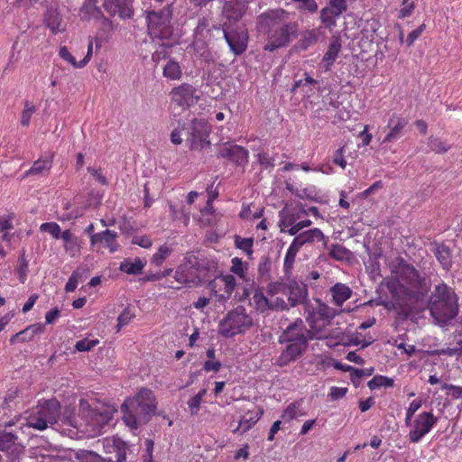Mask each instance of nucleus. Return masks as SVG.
I'll list each match as a JSON object with an SVG mask.
<instances>
[{
    "mask_svg": "<svg viewBox=\"0 0 462 462\" xmlns=\"http://www.w3.org/2000/svg\"><path fill=\"white\" fill-rule=\"evenodd\" d=\"M349 251L339 244L332 245L329 256L335 260L342 261L347 258Z\"/></svg>",
    "mask_w": 462,
    "mask_h": 462,
    "instance_id": "51",
    "label": "nucleus"
},
{
    "mask_svg": "<svg viewBox=\"0 0 462 462\" xmlns=\"http://www.w3.org/2000/svg\"><path fill=\"white\" fill-rule=\"evenodd\" d=\"M40 230L42 232L49 233L55 239L61 238L62 232L60 225L57 224L56 222L42 223L40 226Z\"/></svg>",
    "mask_w": 462,
    "mask_h": 462,
    "instance_id": "48",
    "label": "nucleus"
},
{
    "mask_svg": "<svg viewBox=\"0 0 462 462\" xmlns=\"http://www.w3.org/2000/svg\"><path fill=\"white\" fill-rule=\"evenodd\" d=\"M246 9L245 0H225L223 15L231 23L239 21Z\"/></svg>",
    "mask_w": 462,
    "mask_h": 462,
    "instance_id": "21",
    "label": "nucleus"
},
{
    "mask_svg": "<svg viewBox=\"0 0 462 462\" xmlns=\"http://www.w3.org/2000/svg\"><path fill=\"white\" fill-rule=\"evenodd\" d=\"M79 411L81 419L85 420L88 427L87 430L96 436L102 433L103 429L113 419L116 410L97 401L89 402L81 399L79 404Z\"/></svg>",
    "mask_w": 462,
    "mask_h": 462,
    "instance_id": "5",
    "label": "nucleus"
},
{
    "mask_svg": "<svg viewBox=\"0 0 462 462\" xmlns=\"http://www.w3.org/2000/svg\"><path fill=\"white\" fill-rule=\"evenodd\" d=\"M342 48V42L339 36L333 35L330 39L328 49L323 56V62L327 63L328 67L331 66L338 56Z\"/></svg>",
    "mask_w": 462,
    "mask_h": 462,
    "instance_id": "33",
    "label": "nucleus"
},
{
    "mask_svg": "<svg viewBox=\"0 0 462 462\" xmlns=\"http://www.w3.org/2000/svg\"><path fill=\"white\" fill-rule=\"evenodd\" d=\"M421 407V401L413 400L406 410L405 423L408 425L414 413Z\"/></svg>",
    "mask_w": 462,
    "mask_h": 462,
    "instance_id": "61",
    "label": "nucleus"
},
{
    "mask_svg": "<svg viewBox=\"0 0 462 462\" xmlns=\"http://www.w3.org/2000/svg\"><path fill=\"white\" fill-rule=\"evenodd\" d=\"M35 106L28 100L24 102V108L21 115V125L27 127L30 125L32 116L35 113Z\"/></svg>",
    "mask_w": 462,
    "mask_h": 462,
    "instance_id": "50",
    "label": "nucleus"
},
{
    "mask_svg": "<svg viewBox=\"0 0 462 462\" xmlns=\"http://www.w3.org/2000/svg\"><path fill=\"white\" fill-rule=\"evenodd\" d=\"M117 234L110 229H106L102 232L91 235L90 245L95 246L103 244L111 254L116 252L119 248V244L116 242Z\"/></svg>",
    "mask_w": 462,
    "mask_h": 462,
    "instance_id": "20",
    "label": "nucleus"
},
{
    "mask_svg": "<svg viewBox=\"0 0 462 462\" xmlns=\"http://www.w3.org/2000/svg\"><path fill=\"white\" fill-rule=\"evenodd\" d=\"M88 171L99 184L103 186L108 185V180L100 168L88 167Z\"/></svg>",
    "mask_w": 462,
    "mask_h": 462,
    "instance_id": "59",
    "label": "nucleus"
},
{
    "mask_svg": "<svg viewBox=\"0 0 462 462\" xmlns=\"http://www.w3.org/2000/svg\"><path fill=\"white\" fill-rule=\"evenodd\" d=\"M286 297L282 295H277L274 298H271V310H283L290 305L285 300Z\"/></svg>",
    "mask_w": 462,
    "mask_h": 462,
    "instance_id": "56",
    "label": "nucleus"
},
{
    "mask_svg": "<svg viewBox=\"0 0 462 462\" xmlns=\"http://www.w3.org/2000/svg\"><path fill=\"white\" fill-rule=\"evenodd\" d=\"M408 125V120L398 115L393 113L384 127L385 136L383 140V143H391L397 140H399L402 134L405 127Z\"/></svg>",
    "mask_w": 462,
    "mask_h": 462,
    "instance_id": "17",
    "label": "nucleus"
},
{
    "mask_svg": "<svg viewBox=\"0 0 462 462\" xmlns=\"http://www.w3.org/2000/svg\"><path fill=\"white\" fill-rule=\"evenodd\" d=\"M54 153L42 155L36 160L32 167L23 173V178L29 176L48 175L53 166Z\"/></svg>",
    "mask_w": 462,
    "mask_h": 462,
    "instance_id": "19",
    "label": "nucleus"
},
{
    "mask_svg": "<svg viewBox=\"0 0 462 462\" xmlns=\"http://www.w3.org/2000/svg\"><path fill=\"white\" fill-rule=\"evenodd\" d=\"M425 28H426V25L424 23H422L417 29L411 31L408 34L407 39H406V44L408 47H411L414 43V42L422 34Z\"/></svg>",
    "mask_w": 462,
    "mask_h": 462,
    "instance_id": "63",
    "label": "nucleus"
},
{
    "mask_svg": "<svg viewBox=\"0 0 462 462\" xmlns=\"http://www.w3.org/2000/svg\"><path fill=\"white\" fill-rule=\"evenodd\" d=\"M306 415L302 409V400L294 401L290 403L282 414L284 421H291L294 419Z\"/></svg>",
    "mask_w": 462,
    "mask_h": 462,
    "instance_id": "35",
    "label": "nucleus"
},
{
    "mask_svg": "<svg viewBox=\"0 0 462 462\" xmlns=\"http://www.w3.org/2000/svg\"><path fill=\"white\" fill-rule=\"evenodd\" d=\"M61 239L64 250L70 257H76L80 254L81 242L69 229L62 232Z\"/></svg>",
    "mask_w": 462,
    "mask_h": 462,
    "instance_id": "27",
    "label": "nucleus"
},
{
    "mask_svg": "<svg viewBox=\"0 0 462 462\" xmlns=\"http://www.w3.org/2000/svg\"><path fill=\"white\" fill-rule=\"evenodd\" d=\"M93 53V42L89 40L88 44V51L83 60L77 61L75 57L69 52L66 46H61L59 50V56L75 69L84 68L91 60Z\"/></svg>",
    "mask_w": 462,
    "mask_h": 462,
    "instance_id": "25",
    "label": "nucleus"
},
{
    "mask_svg": "<svg viewBox=\"0 0 462 462\" xmlns=\"http://www.w3.org/2000/svg\"><path fill=\"white\" fill-rule=\"evenodd\" d=\"M250 305L255 309L256 311L264 313L271 310V298L265 295L261 289H256L250 300Z\"/></svg>",
    "mask_w": 462,
    "mask_h": 462,
    "instance_id": "31",
    "label": "nucleus"
},
{
    "mask_svg": "<svg viewBox=\"0 0 462 462\" xmlns=\"http://www.w3.org/2000/svg\"><path fill=\"white\" fill-rule=\"evenodd\" d=\"M414 8L415 5L413 2L409 3L408 0H402V6L399 11L398 17L403 19L411 16Z\"/></svg>",
    "mask_w": 462,
    "mask_h": 462,
    "instance_id": "60",
    "label": "nucleus"
},
{
    "mask_svg": "<svg viewBox=\"0 0 462 462\" xmlns=\"http://www.w3.org/2000/svg\"><path fill=\"white\" fill-rule=\"evenodd\" d=\"M44 330V325L42 323H35L32 325L28 326L23 330L16 333L14 335L10 342L14 344L16 341L24 343V342H30L33 339L35 335L42 333Z\"/></svg>",
    "mask_w": 462,
    "mask_h": 462,
    "instance_id": "28",
    "label": "nucleus"
},
{
    "mask_svg": "<svg viewBox=\"0 0 462 462\" xmlns=\"http://www.w3.org/2000/svg\"><path fill=\"white\" fill-rule=\"evenodd\" d=\"M162 75L170 80H180L182 77V69L180 63L173 59H169L162 67Z\"/></svg>",
    "mask_w": 462,
    "mask_h": 462,
    "instance_id": "37",
    "label": "nucleus"
},
{
    "mask_svg": "<svg viewBox=\"0 0 462 462\" xmlns=\"http://www.w3.org/2000/svg\"><path fill=\"white\" fill-rule=\"evenodd\" d=\"M247 270L248 263L246 262H243L239 257L232 258L230 267V272L232 273L236 274L242 280H245Z\"/></svg>",
    "mask_w": 462,
    "mask_h": 462,
    "instance_id": "44",
    "label": "nucleus"
},
{
    "mask_svg": "<svg viewBox=\"0 0 462 462\" xmlns=\"http://www.w3.org/2000/svg\"><path fill=\"white\" fill-rule=\"evenodd\" d=\"M104 7L111 15L118 14L120 17H131L133 14L131 0H105Z\"/></svg>",
    "mask_w": 462,
    "mask_h": 462,
    "instance_id": "24",
    "label": "nucleus"
},
{
    "mask_svg": "<svg viewBox=\"0 0 462 462\" xmlns=\"http://www.w3.org/2000/svg\"><path fill=\"white\" fill-rule=\"evenodd\" d=\"M345 152L346 145H343L335 151L332 158V162L343 170H345L347 165L346 160L345 158Z\"/></svg>",
    "mask_w": 462,
    "mask_h": 462,
    "instance_id": "54",
    "label": "nucleus"
},
{
    "mask_svg": "<svg viewBox=\"0 0 462 462\" xmlns=\"http://www.w3.org/2000/svg\"><path fill=\"white\" fill-rule=\"evenodd\" d=\"M347 10L346 0H329L320 10V21L325 28L332 30L337 26V19Z\"/></svg>",
    "mask_w": 462,
    "mask_h": 462,
    "instance_id": "14",
    "label": "nucleus"
},
{
    "mask_svg": "<svg viewBox=\"0 0 462 462\" xmlns=\"http://www.w3.org/2000/svg\"><path fill=\"white\" fill-rule=\"evenodd\" d=\"M435 256L444 269L448 270L451 266V253L447 245H439L435 250Z\"/></svg>",
    "mask_w": 462,
    "mask_h": 462,
    "instance_id": "39",
    "label": "nucleus"
},
{
    "mask_svg": "<svg viewBox=\"0 0 462 462\" xmlns=\"http://www.w3.org/2000/svg\"><path fill=\"white\" fill-rule=\"evenodd\" d=\"M429 147L432 152L439 154L446 153L450 149V145L446 142L442 141L439 137L432 136L429 139Z\"/></svg>",
    "mask_w": 462,
    "mask_h": 462,
    "instance_id": "46",
    "label": "nucleus"
},
{
    "mask_svg": "<svg viewBox=\"0 0 462 462\" xmlns=\"http://www.w3.org/2000/svg\"><path fill=\"white\" fill-rule=\"evenodd\" d=\"M217 157L226 159L236 165H245L248 162V151L243 146L226 143L217 149Z\"/></svg>",
    "mask_w": 462,
    "mask_h": 462,
    "instance_id": "16",
    "label": "nucleus"
},
{
    "mask_svg": "<svg viewBox=\"0 0 462 462\" xmlns=\"http://www.w3.org/2000/svg\"><path fill=\"white\" fill-rule=\"evenodd\" d=\"M171 16V5L160 12H149L146 17L149 34L152 38L170 40L172 36Z\"/></svg>",
    "mask_w": 462,
    "mask_h": 462,
    "instance_id": "8",
    "label": "nucleus"
},
{
    "mask_svg": "<svg viewBox=\"0 0 462 462\" xmlns=\"http://www.w3.org/2000/svg\"><path fill=\"white\" fill-rule=\"evenodd\" d=\"M98 344H99L98 339L83 338L81 340H79L76 343L75 348L79 352H88V351H90L92 348H94Z\"/></svg>",
    "mask_w": 462,
    "mask_h": 462,
    "instance_id": "52",
    "label": "nucleus"
},
{
    "mask_svg": "<svg viewBox=\"0 0 462 462\" xmlns=\"http://www.w3.org/2000/svg\"><path fill=\"white\" fill-rule=\"evenodd\" d=\"M172 248L167 244L162 245L151 258V264L156 267L162 265L163 262L171 254Z\"/></svg>",
    "mask_w": 462,
    "mask_h": 462,
    "instance_id": "38",
    "label": "nucleus"
},
{
    "mask_svg": "<svg viewBox=\"0 0 462 462\" xmlns=\"http://www.w3.org/2000/svg\"><path fill=\"white\" fill-rule=\"evenodd\" d=\"M300 216L299 213H288L281 219L280 226H288L299 222Z\"/></svg>",
    "mask_w": 462,
    "mask_h": 462,
    "instance_id": "62",
    "label": "nucleus"
},
{
    "mask_svg": "<svg viewBox=\"0 0 462 462\" xmlns=\"http://www.w3.org/2000/svg\"><path fill=\"white\" fill-rule=\"evenodd\" d=\"M236 287L234 275L222 274L211 284V291L218 302L225 303L231 298Z\"/></svg>",
    "mask_w": 462,
    "mask_h": 462,
    "instance_id": "15",
    "label": "nucleus"
},
{
    "mask_svg": "<svg viewBox=\"0 0 462 462\" xmlns=\"http://www.w3.org/2000/svg\"><path fill=\"white\" fill-rule=\"evenodd\" d=\"M221 33L231 51L236 55H241L245 51L247 48L248 35L245 29L238 27L236 30H229L227 23H225L223 24Z\"/></svg>",
    "mask_w": 462,
    "mask_h": 462,
    "instance_id": "13",
    "label": "nucleus"
},
{
    "mask_svg": "<svg viewBox=\"0 0 462 462\" xmlns=\"http://www.w3.org/2000/svg\"><path fill=\"white\" fill-rule=\"evenodd\" d=\"M183 131L191 150H202L210 144V127L206 120L195 118L188 127H183Z\"/></svg>",
    "mask_w": 462,
    "mask_h": 462,
    "instance_id": "10",
    "label": "nucleus"
},
{
    "mask_svg": "<svg viewBox=\"0 0 462 462\" xmlns=\"http://www.w3.org/2000/svg\"><path fill=\"white\" fill-rule=\"evenodd\" d=\"M135 317L129 308H125L117 319L118 329L128 325Z\"/></svg>",
    "mask_w": 462,
    "mask_h": 462,
    "instance_id": "55",
    "label": "nucleus"
},
{
    "mask_svg": "<svg viewBox=\"0 0 462 462\" xmlns=\"http://www.w3.org/2000/svg\"><path fill=\"white\" fill-rule=\"evenodd\" d=\"M169 96L172 105L183 109L192 106L199 99L197 88L189 83H182L172 88Z\"/></svg>",
    "mask_w": 462,
    "mask_h": 462,
    "instance_id": "11",
    "label": "nucleus"
},
{
    "mask_svg": "<svg viewBox=\"0 0 462 462\" xmlns=\"http://www.w3.org/2000/svg\"><path fill=\"white\" fill-rule=\"evenodd\" d=\"M272 262L269 257L261 258L258 263V273L261 277H268L271 271Z\"/></svg>",
    "mask_w": 462,
    "mask_h": 462,
    "instance_id": "58",
    "label": "nucleus"
},
{
    "mask_svg": "<svg viewBox=\"0 0 462 462\" xmlns=\"http://www.w3.org/2000/svg\"><path fill=\"white\" fill-rule=\"evenodd\" d=\"M121 411L125 423L131 429H137L138 417L143 413L137 408L133 409L132 404L127 401L121 405Z\"/></svg>",
    "mask_w": 462,
    "mask_h": 462,
    "instance_id": "30",
    "label": "nucleus"
},
{
    "mask_svg": "<svg viewBox=\"0 0 462 462\" xmlns=\"http://www.w3.org/2000/svg\"><path fill=\"white\" fill-rule=\"evenodd\" d=\"M257 30L266 36L263 51L273 52L287 47L299 36V24L290 20L284 9H270L257 16Z\"/></svg>",
    "mask_w": 462,
    "mask_h": 462,
    "instance_id": "3",
    "label": "nucleus"
},
{
    "mask_svg": "<svg viewBox=\"0 0 462 462\" xmlns=\"http://www.w3.org/2000/svg\"><path fill=\"white\" fill-rule=\"evenodd\" d=\"M285 290H287L285 282H273L268 283L267 288H266V292L270 298H274L277 295L284 296Z\"/></svg>",
    "mask_w": 462,
    "mask_h": 462,
    "instance_id": "47",
    "label": "nucleus"
},
{
    "mask_svg": "<svg viewBox=\"0 0 462 462\" xmlns=\"http://www.w3.org/2000/svg\"><path fill=\"white\" fill-rule=\"evenodd\" d=\"M318 41V35L315 30H308L302 32L300 39L297 42L300 50L305 51L315 44Z\"/></svg>",
    "mask_w": 462,
    "mask_h": 462,
    "instance_id": "42",
    "label": "nucleus"
},
{
    "mask_svg": "<svg viewBox=\"0 0 462 462\" xmlns=\"http://www.w3.org/2000/svg\"><path fill=\"white\" fill-rule=\"evenodd\" d=\"M44 23L53 34L65 31V25L62 23V18L56 10L47 11L44 17Z\"/></svg>",
    "mask_w": 462,
    "mask_h": 462,
    "instance_id": "32",
    "label": "nucleus"
},
{
    "mask_svg": "<svg viewBox=\"0 0 462 462\" xmlns=\"http://www.w3.org/2000/svg\"><path fill=\"white\" fill-rule=\"evenodd\" d=\"M458 298L446 283L436 285L430 301L432 318L439 324H447L458 313Z\"/></svg>",
    "mask_w": 462,
    "mask_h": 462,
    "instance_id": "4",
    "label": "nucleus"
},
{
    "mask_svg": "<svg viewBox=\"0 0 462 462\" xmlns=\"http://www.w3.org/2000/svg\"><path fill=\"white\" fill-rule=\"evenodd\" d=\"M132 404V408H137L143 414H150L154 411L156 406L154 394L149 389H142L133 399L126 400Z\"/></svg>",
    "mask_w": 462,
    "mask_h": 462,
    "instance_id": "18",
    "label": "nucleus"
},
{
    "mask_svg": "<svg viewBox=\"0 0 462 462\" xmlns=\"http://www.w3.org/2000/svg\"><path fill=\"white\" fill-rule=\"evenodd\" d=\"M326 237L323 234V232L318 228L314 227L303 232H300L299 235H297L292 242L297 245L300 248H301L305 245H310L314 242L318 241H324L326 242Z\"/></svg>",
    "mask_w": 462,
    "mask_h": 462,
    "instance_id": "26",
    "label": "nucleus"
},
{
    "mask_svg": "<svg viewBox=\"0 0 462 462\" xmlns=\"http://www.w3.org/2000/svg\"><path fill=\"white\" fill-rule=\"evenodd\" d=\"M97 0H85L83 6L81 7V14L85 18H99L101 16V11L97 6Z\"/></svg>",
    "mask_w": 462,
    "mask_h": 462,
    "instance_id": "41",
    "label": "nucleus"
},
{
    "mask_svg": "<svg viewBox=\"0 0 462 462\" xmlns=\"http://www.w3.org/2000/svg\"><path fill=\"white\" fill-rule=\"evenodd\" d=\"M286 287L284 296L291 306H295L305 300L307 296L305 285L299 284L295 281H290L289 283H286Z\"/></svg>",
    "mask_w": 462,
    "mask_h": 462,
    "instance_id": "23",
    "label": "nucleus"
},
{
    "mask_svg": "<svg viewBox=\"0 0 462 462\" xmlns=\"http://www.w3.org/2000/svg\"><path fill=\"white\" fill-rule=\"evenodd\" d=\"M207 394V389H201L196 395L192 396L187 402L189 410L192 415H197L203 398Z\"/></svg>",
    "mask_w": 462,
    "mask_h": 462,
    "instance_id": "45",
    "label": "nucleus"
},
{
    "mask_svg": "<svg viewBox=\"0 0 462 462\" xmlns=\"http://www.w3.org/2000/svg\"><path fill=\"white\" fill-rule=\"evenodd\" d=\"M437 422L438 418H436L431 411H424L418 414L414 419L412 427L408 434L410 442H420L421 439L431 430Z\"/></svg>",
    "mask_w": 462,
    "mask_h": 462,
    "instance_id": "12",
    "label": "nucleus"
},
{
    "mask_svg": "<svg viewBox=\"0 0 462 462\" xmlns=\"http://www.w3.org/2000/svg\"><path fill=\"white\" fill-rule=\"evenodd\" d=\"M146 262L137 257L134 260L130 258L125 259L119 266V270L127 274L138 275L143 273Z\"/></svg>",
    "mask_w": 462,
    "mask_h": 462,
    "instance_id": "34",
    "label": "nucleus"
},
{
    "mask_svg": "<svg viewBox=\"0 0 462 462\" xmlns=\"http://www.w3.org/2000/svg\"><path fill=\"white\" fill-rule=\"evenodd\" d=\"M213 31H217L219 34L222 29L218 25L212 24L211 19L208 17H201L199 19L198 24L194 30L192 44L194 51L201 57L208 58L210 55L207 46L214 38Z\"/></svg>",
    "mask_w": 462,
    "mask_h": 462,
    "instance_id": "9",
    "label": "nucleus"
},
{
    "mask_svg": "<svg viewBox=\"0 0 462 462\" xmlns=\"http://www.w3.org/2000/svg\"><path fill=\"white\" fill-rule=\"evenodd\" d=\"M300 248L293 242L291 243L283 260V273L285 276H290L292 273L294 263Z\"/></svg>",
    "mask_w": 462,
    "mask_h": 462,
    "instance_id": "36",
    "label": "nucleus"
},
{
    "mask_svg": "<svg viewBox=\"0 0 462 462\" xmlns=\"http://www.w3.org/2000/svg\"><path fill=\"white\" fill-rule=\"evenodd\" d=\"M189 267L186 264H181L178 266L175 271L174 278L180 284H188L192 282L190 276L189 275Z\"/></svg>",
    "mask_w": 462,
    "mask_h": 462,
    "instance_id": "49",
    "label": "nucleus"
},
{
    "mask_svg": "<svg viewBox=\"0 0 462 462\" xmlns=\"http://www.w3.org/2000/svg\"><path fill=\"white\" fill-rule=\"evenodd\" d=\"M394 385L393 378L384 375H374L368 383L367 386L370 390H375L380 388H391Z\"/></svg>",
    "mask_w": 462,
    "mask_h": 462,
    "instance_id": "40",
    "label": "nucleus"
},
{
    "mask_svg": "<svg viewBox=\"0 0 462 462\" xmlns=\"http://www.w3.org/2000/svg\"><path fill=\"white\" fill-rule=\"evenodd\" d=\"M253 325L252 317L243 306H237L228 311L219 323V333L226 337L242 334Z\"/></svg>",
    "mask_w": 462,
    "mask_h": 462,
    "instance_id": "7",
    "label": "nucleus"
},
{
    "mask_svg": "<svg viewBox=\"0 0 462 462\" xmlns=\"http://www.w3.org/2000/svg\"><path fill=\"white\" fill-rule=\"evenodd\" d=\"M332 318L333 313L323 305L308 318L310 329L300 319L291 323L279 337V342L287 346L277 357L276 365L283 367L296 361L305 353L310 340L326 337L328 333L324 328L330 324Z\"/></svg>",
    "mask_w": 462,
    "mask_h": 462,
    "instance_id": "1",
    "label": "nucleus"
},
{
    "mask_svg": "<svg viewBox=\"0 0 462 462\" xmlns=\"http://www.w3.org/2000/svg\"><path fill=\"white\" fill-rule=\"evenodd\" d=\"M60 404L56 399L43 400L32 411L27 418L29 427L43 430L57 422Z\"/></svg>",
    "mask_w": 462,
    "mask_h": 462,
    "instance_id": "6",
    "label": "nucleus"
},
{
    "mask_svg": "<svg viewBox=\"0 0 462 462\" xmlns=\"http://www.w3.org/2000/svg\"><path fill=\"white\" fill-rule=\"evenodd\" d=\"M81 462H105L99 456L92 452H82L78 455Z\"/></svg>",
    "mask_w": 462,
    "mask_h": 462,
    "instance_id": "64",
    "label": "nucleus"
},
{
    "mask_svg": "<svg viewBox=\"0 0 462 462\" xmlns=\"http://www.w3.org/2000/svg\"><path fill=\"white\" fill-rule=\"evenodd\" d=\"M235 245L236 248L245 253L249 259L252 258L254 251V238L253 237H241L240 236H235Z\"/></svg>",
    "mask_w": 462,
    "mask_h": 462,
    "instance_id": "43",
    "label": "nucleus"
},
{
    "mask_svg": "<svg viewBox=\"0 0 462 462\" xmlns=\"http://www.w3.org/2000/svg\"><path fill=\"white\" fill-rule=\"evenodd\" d=\"M263 414L261 407H255L254 410L247 411L239 420L238 426L233 430L234 433H245L251 430Z\"/></svg>",
    "mask_w": 462,
    "mask_h": 462,
    "instance_id": "22",
    "label": "nucleus"
},
{
    "mask_svg": "<svg viewBox=\"0 0 462 462\" xmlns=\"http://www.w3.org/2000/svg\"><path fill=\"white\" fill-rule=\"evenodd\" d=\"M385 284L393 298L400 303L413 304L421 301V310L424 309L425 298L430 289V284L426 278L404 259H396Z\"/></svg>",
    "mask_w": 462,
    "mask_h": 462,
    "instance_id": "2",
    "label": "nucleus"
},
{
    "mask_svg": "<svg viewBox=\"0 0 462 462\" xmlns=\"http://www.w3.org/2000/svg\"><path fill=\"white\" fill-rule=\"evenodd\" d=\"M80 277H81V275H80L79 272L74 271L65 285V291L66 292L74 291L77 289V286L79 282Z\"/></svg>",
    "mask_w": 462,
    "mask_h": 462,
    "instance_id": "57",
    "label": "nucleus"
},
{
    "mask_svg": "<svg viewBox=\"0 0 462 462\" xmlns=\"http://www.w3.org/2000/svg\"><path fill=\"white\" fill-rule=\"evenodd\" d=\"M332 301L337 307H341L344 302L352 296V290L346 284L337 282L330 288Z\"/></svg>",
    "mask_w": 462,
    "mask_h": 462,
    "instance_id": "29",
    "label": "nucleus"
},
{
    "mask_svg": "<svg viewBox=\"0 0 462 462\" xmlns=\"http://www.w3.org/2000/svg\"><path fill=\"white\" fill-rule=\"evenodd\" d=\"M256 161L264 170L272 169L274 167V158L270 156L267 152H258L256 155Z\"/></svg>",
    "mask_w": 462,
    "mask_h": 462,
    "instance_id": "53",
    "label": "nucleus"
}]
</instances>
